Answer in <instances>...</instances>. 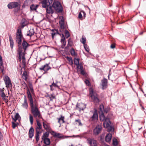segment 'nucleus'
<instances>
[{
  "mask_svg": "<svg viewBox=\"0 0 146 146\" xmlns=\"http://www.w3.org/2000/svg\"><path fill=\"white\" fill-rule=\"evenodd\" d=\"M98 118V114L96 110H95L93 112L92 116L90 117L89 120L94 122L97 121Z\"/></svg>",
  "mask_w": 146,
  "mask_h": 146,
  "instance_id": "obj_10",
  "label": "nucleus"
},
{
  "mask_svg": "<svg viewBox=\"0 0 146 146\" xmlns=\"http://www.w3.org/2000/svg\"><path fill=\"white\" fill-rule=\"evenodd\" d=\"M29 120L31 125L33 124V116L31 114H29Z\"/></svg>",
  "mask_w": 146,
  "mask_h": 146,
  "instance_id": "obj_41",
  "label": "nucleus"
},
{
  "mask_svg": "<svg viewBox=\"0 0 146 146\" xmlns=\"http://www.w3.org/2000/svg\"><path fill=\"white\" fill-rule=\"evenodd\" d=\"M32 1L31 0H26L25 2V4L26 5H28Z\"/></svg>",
  "mask_w": 146,
  "mask_h": 146,
  "instance_id": "obj_49",
  "label": "nucleus"
},
{
  "mask_svg": "<svg viewBox=\"0 0 146 146\" xmlns=\"http://www.w3.org/2000/svg\"><path fill=\"white\" fill-rule=\"evenodd\" d=\"M34 133V129L33 127H31L30 129L29 132V138H31L33 137Z\"/></svg>",
  "mask_w": 146,
  "mask_h": 146,
  "instance_id": "obj_18",
  "label": "nucleus"
},
{
  "mask_svg": "<svg viewBox=\"0 0 146 146\" xmlns=\"http://www.w3.org/2000/svg\"><path fill=\"white\" fill-rule=\"evenodd\" d=\"M87 141L88 143L90 146H97V141L93 139H91L90 138H88Z\"/></svg>",
  "mask_w": 146,
  "mask_h": 146,
  "instance_id": "obj_14",
  "label": "nucleus"
},
{
  "mask_svg": "<svg viewBox=\"0 0 146 146\" xmlns=\"http://www.w3.org/2000/svg\"><path fill=\"white\" fill-rule=\"evenodd\" d=\"M85 108L86 106L84 104L78 103L76 106V109L80 112L81 110H83Z\"/></svg>",
  "mask_w": 146,
  "mask_h": 146,
  "instance_id": "obj_11",
  "label": "nucleus"
},
{
  "mask_svg": "<svg viewBox=\"0 0 146 146\" xmlns=\"http://www.w3.org/2000/svg\"><path fill=\"white\" fill-rule=\"evenodd\" d=\"M100 113H103V112L104 110V106L103 105H101L100 106Z\"/></svg>",
  "mask_w": 146,
  "mask_h": 146,
  "instance_id": "obj_42",
  "label": "nucleus"
},
{
  "mask_svg": "<svg viewBox=\"0 0 146 146\" xmlns=\"http://www.w3.org/2000/svg\"><path fill=\"white\" fill-rule=\"evenodd\" d=\"M38 6L39 5H35L34 4H32L30 6L31 11H36Z\"/></svg>",
  "mask_w": 146,
  "mask_h": 146,
  "instance_id": "obj_23",
  "label": "nucleus"
},
{
  "mask_svg": "<svg viewBox=\"0 0 146 146\" xmlns=\"http://www.w3.org/2000/svg\"><path fill=\"white\" fill-rule=\"evenodd\" d=\"M90 94L92 101L94 103H98L99 102V100L98 98L97 95L94 93L92 89L90 90Z\"/></svg>",
  "mask_w": 146,
  "mask_h": 146,
  "instance_id": "obj_5",
  "label": "nucleus"
},
{
  "mask_svg": "<svg viewBox=\"0 0 146 146\" xmlns=\"http://www.w3.org/2000/svg\"><path fill=\"white\" fill-rule=\"evenodd\" d=\"M113 144L114 145H117V142L116 139H113Z\"/></svg>",
  "mask_w": 146,
  "mask_h": 146,
  "instance_id": "obj_47",
  "label": "nucleus"
},
{
  "mask_svg": "<svg viewBox=\"0 0 146 146\" xmlns=\"http://www.w3.org/2000/svg\"><path fill=\"white\" fill-rule=\"evenodd\" d=\"M1 96L2 98H3L6 96V95L3 92L1 93Z\"/></svg>",
  "mask_w": 146,
  "mask_h": 146,
  "instance_id": "obj_54",
  "label": "nucleus"
},
{
  "mask_svg": "<svg viewBox=\"0 0 146 146\" xmlns=\"http://www.w3.org/2000/svg\"><path fill=\"white\" fill-rule=\"evenodd\" d=\"M45 66V72H46L47 71L50 69V67L49 66L48 64H46L45 65H44Z\"/></svg>",
  "mask_w": 146,
  "mask_h": 146,
  "instance_id": "obj_40",
  "label": "nucleus"
},
{
  "mask_svg": "<svg viewBox=\"0 0 146 146\" xmlns=\"http://www.w3.org/2000/svg\"><path fill=\"white\" fill-rule=\"evenodd\" d=\"M76 124L77 125H78V126H81L82 125V123H81V120L79 119H76L75 120Z\"/></svg>",
  "mask_w": 146,
  "mask_h": 146,
  "instance_id": "obj_38",
  "label": "nucleus"
},
{
  "mask_svg": "<svg viewBox=\"0 0 146 146\" xmlns=\"http://www.w3.org/2000/svg\"><path fill=\"white\" fill-rule=\"evenodd\" d=\"M27 24V22L26 20L24 19H23L21 24V27L22 28H23Z\"/></svg>",
  "mask_w": 146,
  "mask_h": 146,
  "instance_id": "obj_30",
  "label": "nucleus"
},
{
  "mask_svg": "<svg viewBox=\"0 0 146 146\" xmlns=\"http://www.w3.org/2000/svg\"><path fill=\"white\" fill-rule=\"evenodd\" d=\"M15 122H12V126L13 129H14L16 126H17V124L15 123Z\"/></svg>",
  "mask_w": 146,
  "mask_h": 146,
  "instance_id": "obj_51",
  "label": "nucleus"
},
{
  "mask_svg": "<svg viewBox=\"0 0 146 146\" xmlns=\"http://www.w3.org/2000/svg\"><path fill=\"white\" fill-rule=\"evenodd\" d=\"M22 106L23 108H25L26 109H27L28 106L27 101L25 96L24 98V102L22 104Z\"/></svg>",
  "mask_w": 146,
  "mask_h": 146,
  "instance_id": "obj_22",
  "label": "nucleus"
},
{
  "mask_svg": "<svg viewBox=\"0 0 146 146\" xmlns=\"http://www.w3.org/2000/svg\"><path fill=\"white\" fill-rule=\"evenodd\" d=\"M44 141V143L46 145H49L50 144V140L49 138L42 139Z\"/></svg>",
  "mask_w": 146,
  "mask_h": 146,
  "instance_id": "obj_34",
  "label": "nucleus"
},
{
  "mask_svg": "<svg viewBox=\"0 0 146 146\" xmlns=\"http://www.w3.org/2000/svg\"><path fill=\"white\" fill-rule=\"evenodd\" d=\"M51 85L53 87H58V86L56 84L54 83V82H53V83Z\"/></svg>",
  "mask_w": 146,
  "mask_h": 146,
  "instance_id": "obj_57",
  "label": "nucleus"
},
{
  "mask_svg": "<svg viewBox=\"0 0 146 146\" xmlns=\"http://www.w3.org/2000/svg\"><path fill=\"white\" fill-rule=\"evenodd\" d=\"M42 128H40L39 127H35V129L36 131L35 138L36 141L38 142L39 140V134L41 133L40 130Z\"/></svg>",
  "mask_w": 146,
  "mask_h": 146,
  "instance_id": "obj_12",
  "label": "nucleus"
},
{
  "mask_svg": "<svg viewBox=\"0 0 146 146\" xmlns=\"http://www.w3.org/2000/svg\"><path fill=\"white\" fill-rule=\"evenodd\" d=\"M42 123L44 128L46 130L50 131L51 130L49 123H46L44 122H43Z\"/></svg>",
  "mask_w": 146,
  "mask_h": 146,
  "instance_id": "obj_17",
  "label": "nucleus"
},
{
  "mask_svg": "<svg viewBox=\"0 0 146 146\" xmlns=\"http://www.w3.org/2000/svg\"><path fill=\"white\" fill-rule=\"evenodd\" d=\"M35 32L33 29L30 30L27 32V36H29L31 37L34 34Z\"/></svg>",
  "mask_w": 146,
  "mask_h": 146,
  "instance_id": "obj_25",
  "label": "nucleus"
},
{
  "mask_svg": "<svg viewBox=\"0 0 146 146\" xmlns=\"http://www.w3.org/2000/svg\"><path fill=\"white\" fill-rule=\"evenodd\" d=\"M84 46L85 50L87 52H88L90 50L88 46L86 44H84Z\"/></svg>",
  "mask_w": 146,
  "mask_h": 146,
  "instance_id": "obj_45",
  "label": "nucleus"
},
{
  "mask_svg": "<svg viewBox=\"0 0 146 146\" xmlns=\"http://www.w3.org/2000/svg\"><path fill=\"white\" fill-rule=\"evenodd\" d=\"M28 77V74L26 70H24L22 74V78L26 81H27Z\"/></svg>",
  "mask_w": 146,
  "mask_h": 146,
  "instance_id": "obj_21",
  "label": "nucleus"
},
{
  "mask_svg": "<svg viewBox=\"0 0 146 146\" xmlns=\"http://www.w3.org/2000/svg\"><path fill=\"white\" fill-rule=\"evenodd\" d=\"M52 6L56 11L58 12H61L62 10V8L61 5L58 1H54Z\"/></svg>",
  "mask_w": 146,
  "mask_h": 146,
  "instance_id": "obj_4",
  "label": "nucleus"
},
{
  "mask_svg": "<svg viewBox=\"0 0 146 146\" xmlns=\"http://www.w3.org/2000/svg\"><path fill=\"white\" fill-rule=\"evenodd\" d=\"M29 88L30 90L29 89H28L27 94L29 101L31 112L34 117L36 119L37 126L36 127H39L40 128H42V124L39 120L37 119V118L38 117L39 119L41 118L43 121H44V120L42 117L40 111L38 108V104L35 101L34 102H33V98L31 94H34V90L32 85H30L29 86Z\"/></svg>",
  "mask_w": 146,
  "mask_h": 146,
  "instance_id": "obj_1",
  "label": "nucleus"
},
{
  "mask_svg": "<svg viewBox=\"0 0 146 146\" xmlns=\"http://www.w3.org/2000/svg\"><path fill=\"white\" fill-rule=\"evenodd\" d=\"M111 48H115V45L114 44H112L110 46Z\"/></svg>",
  "mask_w": 146,
  "mask_h": 146,
  "instance_id": "obj_58",
  "label": "nucleus"
},
{
  "mask_svg": "<svg viewBox=\"0 0 146 146\" xmlns=\"http://www.w3.org/2000/svg\"><path fill=\"white\" fill-rule=\"evenodd\" d=\"M50 90H51V91H53V90H54V89L53 88V86H52L51 85H50Z\"/></svg>",
  "mask_w": 146,
  "mask_h": 146,
  "instance_id": "obj_62",
  "label": "nucleus"
},
{
  "mask_svg": "<svg viewBox=\"0 0 146 146\" xmlns=\"http://www.w3.org/2000/svg\"><path fill=\"white\" fill-rule=\"evenodd\" d=\"M45 67L44 65L42 66L39 69L40 70H43L45 72Z\"/></svg>",
  "mask_w": 146,
  "mask_h": 146,
  "instance_id": "obj_56",
  "label": "nucleus"
},
{
  "mask_svg": "<svg viewBox=\"0 0 146 146\" xmlns=\"http://www.w3.org/2000/svg\"><path fill=\"white\" fill-rule=\"evenodd\" d=\"M77 68L78 69H83V67L81 64H79L78 65H77Z\"/></svg>",
  "mask_w": 146,
  "mask_h": 146,
  "instance_id": "obj_50",
  "label": "nucleus"
},
{
  "mask_svg": "<svg viewBox=\"0 0 146 146\" xmlns=\"http://www.w3.org/2000/svg\"><path fill=\"white\" fill-rule=\"evenodd\" d=\"M49 136V134L47 132H46L43 134L42 137V139L48 138L47 137Z\"/></svg>",
  "mask_w": 146,
  "mask_h": 146,
  "instance_id": "obj_39",
  "label": "nucleus"
},
{
  "mask_svg": "<svg viewBox=\"0 0 146 146\" xmlns=\"http://www.w3.org/2000/svg\"><path fill=\"white\" fill-rule=\"evenodd\" d=\"M9 41L10 42V46L12 49H13V41L11 35H10L9 36Z\"/></svg>",
  "mask_w": 146,
  "mask_h": 146,
  "instance_id": "obj_28",
  "label": "nucleus"
},
{
  "mask_svg": "<svg viewBox=\"0 0 146 146\" xmlns=\"http://www.w3.org/2000/svg\"><path fill=\"white\" fill-rule=\"evenodd\" d=\"M22 49L20 48L19 49H18V51L19 55V61H21L22 59L23 61H24L25 60V52L22 51Z\"/></svg>",
  "mask_w": 146,
  "mask_h": 146,
  "instance_id": "obj_8",
  "label": "nucleus"
},
{
  "mask_svg": "<svg viewBox=\"0 0 146 146\" xmlns=\"http://www.w3.org/2000/svg\"><path fill=\"white\" fill-rule=\"evenodd\" d=\"M22 46L23 47V48L22 47V46L21 45V44H19L18 49H19V48H20L22 49V51L25 52L27 48L29 46V44L26 41H24L22 43Z\"/></svg>",
  "mask_w": 146,
  "mask_h": 146,
  "instance_id": "obj_13",
  "label": "nucleus"
},
{
  "mask_svg": "<svg viewBox=\"0 0 146 146\" xmlns=\"http://www.w3.org/2000/svg\"><path fill=\"white\" fill-rule=\"evenodd\" d=\"M19 3L17 2H13L9 3L8 5V8L10 9L15 8L14 11L15 12H17L20 10V7H18Z\"/></svg>",
  "mask_w": 146,
  "mask_h": 146,
  "instance_id": "obj_2",
  "label": "nucleus"
},
{
  "mask_svg": "<svg viewBox=\"0 0 146 146\" xmlns=\"http://www.w3.org/2000/svg\"><path fill=\"white\" fill-rule=\"evenodd\" d=\"M101 84L103 90L106 88L108 87L107 80L105 78H104L101 80Z\"/></svg>",
  "mask_w": 146,
  "mask_h": 146,
  "instance_id": "obj_15",
  "label": "nucleus"
},
{
  "mask_svg": "<svg viewBox=\"0 0 146 146\" xmlns=\"http://www.w3.org/2000/svg\"><path fill=\"white\" fill-rule=\"evenodd\" d=\"M53 0H44L41 2L42 7L43 8L47 7L52 4Z\"/></svg>",
  "mask_w": 146,
  "mask_h": 146,
  "instance_id": "obj_9",
  "label": "nucleus"
},
{
  "mask_svg": "<svg viewBox=\"0 0 146 146\" xmlns=\"http://www.w3.org/2000/svg\"><path fill=\"white\" fill-rule=\"evenodd\" d=\"M100 121H104L107 118L105 117L104 113H101V114L100 115Z\"/></svg>",
  "mask_w": 146,
  "mask_h": 146,
  "instance_id": "obj_33",
  "label": "nucleus"
},
{
  "mask_svg": "<svg viewBox=\"0 0 146 146\" xmlns=\"http://www.w3.org/2000/svg\"><path fill=\"white\" fill-rule=\"evenodd\" d=\"M59 23L61 28L60 31H61V30L63 29L64 28V21L63 20H61L60 21H59Z\"/></svg>",
  "mask_w": 146,
  "mask_h": 146,
  "instance_id": "obj_29",
  "label": "nucleus"
},
{
  "mask_svg": "<svg viewBox=\"0 0 146 146\" xmlns=\"http://www.w3.org/2000/svg\"><path fill=\"white\" fill-rule=\"evenodd\" d=\"M81 12H82L84 14V17L85 18L86 17V13L84 11H81Z\"/></svg>",
  "mask_w": 146,
  "mask_h": 146,
  "instance_id": "obj_61",
  "label": "nucleus"
},
{
  "mask_svg": "<svg viewBox=\"0 0 146 146\" xmlns=\"http://www.w3.org/2000/svg\"><path fill=\"white\" fill-rule=\"evenodd\" d=\"M49 97L50 99V100L52 101L53 99L55 98V96L52 95H50L49 96Z\"/></svg>",
  "mask_w": 146,
  "mask_h": 146,
  "instance_id": "obj_48",
  "label": "nucleus"
},
{
  "mask_svg": "<svg viewBox=\"0 0 146 146\" xmlns=\"http://www.w3.org/2000/svg\"><path fill=\"white\" fill-rule=\"evenodd\" d=\"M112 136V135L111 134H108L105 137V140L108 143H110L111 139Z\"/></svg>",
  "mask_w": 146,
  "mask_h": 146,
  "instance_id": "obj_20",
  "label": "nucleus"
},
{
  "mask_svg": "<svg viewBox=\"0 0 146 146\" xmlns=\"http://www.w3.org/2000/svg\"><path fill=\"white\" fill-rule=\"evenodd\" d=\"M102 129V127L101 125H98L93 130V134L96 136L98 135L101 132Z\"/></svg>",
  "mask_w": 146,
  "mask_h": 146,
  "instance_id": "obj_7",
  "label": "nucleus"
},
{
  "mask_svg": "<svg viewBox=\"0 0 146 146\" xmlns=\"http://www.w3.org/2000/svg\"><path fill=\"white\" fill-rule=\"evenodd\" d=\"M81 12H80L78 15V18L80 19H81L82 17V15L81 13Z\"/></svg>",
  "mask_w": 146,
  "mask_h": 146,
  "instance_id": "obj_55",
  "label": "nucleus"
},
{
  "mask_svg": "<svg viewBox=\"0 0 146 146\" xmlns=\"http://www.w3.org/2000/svg\"><path fill=\"white\" fill-rule=\"evenodd\" d=\"M73 44V42L70 38H69L68 40V44L67 46L66 47V48H67L69 47H71L72 46Z\"/></svg>",
  "mask_w": 146,
  "mask_h": 146,
  "instance_id": "obj_31",
  "label": "nucleus"
},
{
  "mask_svg": "<svg viewBox=\"0 0 146 146\" xmlns=\"http://www.w3.org/2000/svg\"><path fill=\"white\" fill-rule=\"evenodd\" d=\"M85 82L87 86H89L90 85V82L89 81L87 80H86L85 81Z\"/></svg>",
  "mask_w": 146,
  "mask_h": 146,
  "instance_id": "obj_53",
  "label": "nucleus"
},
{
  "mask_svg": "<svg viewBox=\"0 0 146 146\" xmlns=\"http://www.w3.org/2000/svg\"><path fill=\"white\" fill-rule=\"evenodd\" d=\"M3 80L7 88H9L12 85L11 80L7 76H3Z\"/></svg>",
  "mask_w": 146,
  "mask_h": 146,
  "instance_id": "obj_6",
  "label": "nucleus"
},
{
  "mask_svg": "<svg viewBox=\"0 0 146 146\" xmlns=\"http://www.w3.org/2000/svg\"><path fill=\"white\" fill-rule=\"evenodd\" d=\"M71 55L72 56H75L77 55V54L75 53L74 49L72 48L70 51Z\"/></svg>",
  "mask_w": 146,
  "mask_h": 146,
  "instance_id": "obj_35",
  "label": "nucleus"
},
{
  "mask_svg": "<svg viewBox=\"0 0 146 146\" xmlns=\"http://www.w3.org/2000/svg\"><path fill=\"white\" fill-rule=\"evenodd\" d=\"M66 58L69 62V64L71 65H72L73 64V62L72 57L67 56L66 57Z\"/></svg>",
  "mask_w": 146,
  "mask_h": 146,
  "instance_id": "obj_36",
  "label": "nucleus"
},
{
  "mask_svg": "<svg viewBox=\"0 0 146 146\" xmlns=\"http://www.w3.org/2000/svg\"><path fill=\"white\" fill-rule=\"evenodd\" d=\"M53 133L54 134H53V135L54 137H57L59 138H61L62 137V136L61 134L60 133H57L54 132H53Z\"/></svg>",
  "mask_w": 146,
  "mask_h": 146,
  "instance_id": "obj_37",
  "label": "nucleus"
},
{
  "mask_svg": "<svg viewBox=\"0 0 146 146\" xmlns=\"http://www.w3.org/2000/svg\"><path fill=\"white\" fill-rule=\"evenodd\" d=\"M80 73L81 74L83 75H85V73L83 69H81L80 70Z\"/></svg>",
  "mask_w": 146,
  "mask_h": 146,
  "instance_id": "obj_52",
  "label": "nucleus"
},
{
  "mask_svg": "<svg viewBox=\"0 0 146 146\" xmlns=\"http://www.w3.org/2000/svg\"><path fill=\"white\" fill-rule=\"evenodd\" d=\"M21 31V28L20 27H19L16 33V41L17 43L19 44H21V40L23 37Z\"/></svg>",
  "mask_w": 146,
  "mask_h": 146,
  "instance_id": "obj_3",
  "label": "nucleus"
},
{
  "mask_svg": "<svg viewBox=\"0 0 146 146\" xmlns=\"http://www.w3.org/2000/svg\"><path fill=\"white\" fill-rule=\"evenodd\" d=\"M111 70H110L109 71V75H108V79H109V76H110V75L111 74H110V72H111Z\"/></svg>",
  "mask_w": 146,
  "mask_h": 146,
  "instance_id": "obj_63",
  "label": "nucleus"
},
{
  "mask_svg": "<svg viewBox=\"0 0 146 146\" xmlns=\"http://www.w3.org/2000/svg\"><path fill=\"white\" fill-rule=\"evenodd\" d=\"M61 34L62 35V37L61 40V42L63 45V46H64L66 45V42L65 40V38L63 34Z\"/></svg>",
  "mask_w": 146,
  "mask_h": 146,
  "instance_id": "obj_26",
  "label": "nucleus"
},
{
  "mask_svg": "<svg viewBox=\"0 0 146 146\" xmlns=\"http://www.w3.org/2000/svg\"><path fill=\"white\" fill-rule=\"evenodd\" d=\"M65 36L66 37V38H68L69 37L70 35L69 32H68V31L66 30H65Z\"/></svg>",
  "mask_w": 146,
  "mask_h": 146,
  "instance_id": "obj_44",
  "label": "nucleus"
},
{
  "mask_svg": "<svg viewBox=\"0 0 146 146\" xmlns=\"http://www.w3.org/2000/svg\"><path fill=\"white\" fill-rule=\"evenodd\" d=\"M80 41L84 45L85 44L86 42V38H84L83 37H82V38L80 40Z\"/></svg>",
  "mask_w": 146,
  "mask_h": 146,
  "instance_id": "obj_46",
  "label": "nucleus"
},
{
  "mask_svg": "<svg viewBox=\"0 0 146 146\" xmlns=\"http://www.w3.org/2000/svg\"><path fill=\"white\" fill-rule=\"evenodd\" d=\"M20 117L18 113H16L13 117V116H12V119L15 122H16V121Z\"/></svg>",
  "mask_w": 146,
  "mask_h": 146,
  "instance_id": "obj_32",
  "label": "nucleus"
},
{
  "mask_svg": "<svg viewBox=\"0 0 146 146\" xmlns=\"http://www.w3.org/2000/svg\"><path fill=\"white\" fill-rule=\"evenodd\" d=\"M53 32L52 33V37L53 38L54 35L58 34L60 35H61V34L59 33H58V31L56 29H54L52 30Z\"/></svg>",
  "mask_w": 146,
  "mask_h": 146,
  "instance_id": "obj_27",
  "label": "nucleus"
},
{
  "mask_svg": "<svg viewBox=\"0 0 146 146\" xmlns=\"http://www.w3.org/2000/svg\"><path fill=\"white\" fill-rule=\"evenodd\" d=\"M74 64L76 66L78 65L79 63V58H74Z\"/></svg>",
  "mask_w": 146,
  "mask_h": 146,
  "instance_id": "obj_43",
  "label": "nucleus"
},
{
  "mask_svg": "<svg viewBox=\"0 0 146 146\" xmlns=\"http://www.w3.org/2000/svg\"><path fill=\"white\" fill-rule=\"evenodd\" d=\"M3 100H4V101L7 102H8V100H7V98H6V97H4V98H3Z\"/></svg>",
  "mask_w": 146,
  "mask_h": 146,
  "instance_id": "obj_60",
  "label": "nucleus"
},
{
  "mask_svg": "<svg viewBox=\"0 0 146 146\" xmlns=\"http://www.w3.org/2000/svg\"><path fill=\"white\" fill-rule=\"evenodd\" d=\"M110 121L109 118H106L103 123V125L104 127L108 128L110 126Z\"/></svg>",
  "mask_w": 146,
  "mask_h": 146,
  "instance_id": "obj_16",
  "label": "nucleus"
},
{
  "mask_svg": "<svg viewBox=\"0 0 146 146\" xmlns=\"http://www.w3.org/2000/svg\"><path fill=\"white\" fill-rule=\"evenodd\" d=\"M1 66L0 65V71H1L2 72H3V70L1 68Z\"/></svg>",
  "mask_w": 146,
  "mask_h": 146,
  "instance_id": "obj_64",
  "label": "nucleus"
},
{
  "mask_svg": "<svg viewBox=\"0 0 146 146\" xmlns=\"http://www.w3.org/2000/svg\"><path fill=\"white\" fill-rule=\"evenodd\" d=\"M3 137V135L1 133L0 131V140L2 139Z\"/></svg>",
  "mask_w": 146,
  "mask_h": 146,
  "instance_id": "obj_59",
  "label": "nucleus"
},
{
  "mask_svg": "<svg viewBox=\"0 0 146 146\" xmlns=\"http://www.w3.org/2000/svg\"><path fill=\"white\" fill-rule=\"evenodd\" d=\"M46 13L48 14H52L54 12L52 7L51 6L47 7L46 9Z\"/></svg>",
  "mask_w": 146,
  "mask_h": 146,
  "instance_id": "obj_19",
  "label": "nucleus"
},
{
  "mask_svg": "<svg viewBox=\"0 0 146 146\" xmlns=\"http://www.w3.org/2000/svg\"><path fill=\"white\" fill-rule=\"evenodd\" d=\"M64 117L62 115H61L60 117L57 118V119L58 120V122L60 124L65 123V122L64 120Z\"/></svg>",
  "mask_w": 146,
  "mask_h": 146,
  "instance_id": "obj_24",
  "label": "nucleus"
}]
</instances>
